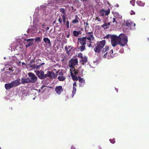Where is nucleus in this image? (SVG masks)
<instances>
[{
    "mask_svg": "<svg viewBox=\"0 0 149 149\" xmlns=\"http://www.w3.org/2000/svg\"><path fill=\"white\" fill-rule=\"evenodd\" d=\"M70 36V34L69 33V34H68V36H66V38H69V37Z\"/></svg>",
    "mask_w": 149,
    "mask_h": 149,
    "instance_id": "45",
    "label": "nucleus"
},
{
    "mask_svg": "<svg viewBox=\"0 0 149 149\" xmlns=\"http://www.w3.org/2000/svg\"><path fill=\"white\" fill-rule=\"evenodd\" d=\"M135 3V0H132L130 1V3L133 6H134Z\"/></svg>",
    "mask_w": 149,
    "mask_h": 149,
    "instance_id": "30",
    "label": "nucleus"
},
{
    "mask_svg": "<svg viewBox=\"0 0 149 149\" xmlns=\"http://www.w3.org/2000/svg\"><path fill=\"white\" fill-rule=\"evenodd\" d=\"M89 27H85V30L86 33L85 36L79 37L77 38V43L78 45H80L78 49L81 52L86 49V45H87L86 46L88 47H91L92 46V43L94 40L95 38L93 32L90 31L88 30Z\"/></svg>",
    "mask_w": 149,
    "mask_h": 149,
    "instance_id": "1",
    "label": "nucleus"
},
{
    "mask_svg": "<svg viewBox=\"0 0 149 149\" xmlns=\"http://www.w3.org/2000/svg\"><path fill=\"white\" fill-rule=\"evenodd\" d=\"M36 61H37V63H36L35 65H33L31 66V67L33 69H39L41 65H45V64L44 63H38L40 61V60L37 59Z\"/></svg>",
    "mask_w": 149,
    "mask_h": 149,
    "instance_id": "10",
    "label": "nucleus"
},
{
    "mask_svg": "<svg viewBox=\"0 0 149 149\" xmlns=\"http://www.w3.org/2000/svg\"><path fill=\"white\" fill-rule=\"evenodd\" d=\"M81 60H80V63L83 65H84V63L87 62L88 61V58L86 56H84L82 58H80Z\"/></svg>",
    "mask_w": 149,
    "mask_h": 149,
    "instance_id": "15",
    "label": "nucleus"
},
{
    "mask_svg": "<svg viewBox=\"0 0 149 149\" xmlns=\"http://www.w3.org/2000/svg\"><path fill=\"white\" fill-rule=\"evenodd\" d=\"M81 32L80 31H74L73 32V34L74 36L76 37H77L79 35L81 34Z\"/></svg>",
    "mask_w": 149,
    "mask_h": 149,
    "instance_id": "20",
    "label": "nucleus"
},
{
    "mask_svg": "<svg viewBox=\"0 0 149 149\" xmlns=\"http://www.w3.org/2000/svg\"><path fill=\"white\" fill-rule=\"evenodd\" d=\"M110 142L112 144H114L115 142V140L114 139H109Z\"/></svg>",
    "mask_w": 149,
    "mask_h": 149,
    "instance_id": "31",
    "label": "nucleus"
},
{
    "mask_svg": "<svg viewBox=\"0 0 149 149\" xmlns=\"http://www.w3.org/2000/svg\"><path fill=\"white\" fill-rule=\"evenodd\" d=\"M27 45H28V46H31L33 45V43L32 42H29V44H28Z\"/></svg>",
    "mask_w": 149,
    "mask_h": 149,
    "instance_id": "38",
    "label": "nucleus"
},
{
    "mask_svg": "<svg viewBox=\"0 0 149 149\" xmlns=\"http://www.w3.org/2000/svg\"><path fill=\"white\" fill-rule=\"evenodd\" d=\"M73 87L77 86V85H76V82H74L73 84Z\"/></svg>",
    "mask_w": 149,
    "mask_h": 149,
    "instance_id": "43",
    "label": "nucleus"
},
{
    "mask_svg": "<svg viewBox=\"0 0 149 149\" xmlns=\"http://www.w3.org/2000/svg\"><path fill=\"white\" fill-rule=\"evenodd\" d=\"M88 0H85V1H87Z\"/></svg>",
    "mask_w": 149,
    "mask_h": 149,
    "instance_id": "52",
    "label": "nucleus"
},
{
    "mask_svg": "<svg viewBox=\"0 0 149 149\" xmlns=\"http://www.w3.org/2000/svg\"><path fill=\"white\" fill-rule=\"evenodd\" d=\"M78 80L80 83H85V81L83 78H81L79 76H78Z\"/></svg>",
    "mask_w": 149,
    "mask_h": 149,
    "instance_id": "23",
    "label": "nucleus"
},
{
    "mask_svg": "<svg viewBox=\"0 0 149 149\" xmlns=\"http://www.w3.org/2000/svg\"><path fill=\"white\" fill-rule=\"evenodd\" d=\"M25 64V63L24 62H22V65H24Z\"/></svg>",
    "mask_w": 149,
    "mask_h": 149,
    "instance_id": "51",
    "label": "nucleus"
},
{
    "mask_svg": "<svg viewBox=\"0 0 149 149\" xmlns=\"http://www.w3.org/2000/svg\"><path fill=\"white\" fill-rule=\"evenodd\" d=\"M74 69L73 72H72L70 70L72 80L77 81L78 80V76L77 77V76L80 75V72H79V70H75V68H74Z\"/></svg>",
    "mask_w": 149,
    "mask_h": 149,
    "instance_id": "6",
    "label": "nucleus"
},
{
    "mask_svg": "<svg viewBox=\"0 0 149 149\" xmlns=\"http://www.w3.org/2000/svg\"><path fill=\"white\" fill-rule=\"evenodd\" d=\"M95 19L99 22H100L102 20L100 17H96Z\"/></svg>",
    "mask_w": 149,
    "mask_h": 149,
    "instance_id": "34",
    "label": "nucleus"
},
{
    "mask_svg": "<svg viewBox=\"0 0 149 149\" xmlns=\"http://www.w3.org/2000/svg\"><path fill=\"white\" fill-rule=\"evenodd\" d=\"M74 49L75 48L74 47L71 45L65 46V51L66 52L67 54L69 55H70L71 52L74 51Z\"/></svg>",
    "mask_w": 149,
    "mask_h": 149,
    "instance_id": "9",
    "label": "nucleus"
},
{
    "mask_svg": "<svg viewBox=\"0 0 149 149\" xmlns=\"http://www.w3.org/2000/svg\"><path fill=\"white\" fill-rule=\"evenodd\" d=\"M111 38V44L113 47H116L118 44L120 46H124L127 45L128 42V38L123 33H121L118 36L113 35Z\"/></svg>",
    "mask_w": 149,
    "mask_h": 149,
    "instance_id": "2",
    "label": "nucleus"
},
{
    "mask_svg": "<svg viewBox=\"0 0 149 149\" xmlns=\"http://www.w3.org/2000/svg\"><path fill=\"white\" fill-rule=\"evenodd\" d=\"M35 40L36 42H40L41 41V38L40 37H36L35 39Z\"/></svg>",
    "mask_w": 149,
    "mask_h": 149,
    "instance_id": "27",
    "label": "nucleus"
},
{
    "mask_svg": "<svg viewBox=\"0 0 149 149\" xmlns=\"http://www.w3.org/2000/svg\"><path fill=\"white\" fill-rule=\"evenodd\" d=\"M124 24L126 26L131 28L133 26H135V24L133 23L130 20H127L126 22H125Z\"/></svg>",
    "mask_w": 149,
    "mask_h": 149,
    "instance_id": "11",
    "label": "nucleus"
},
{
    "mask_svg": "<svg viewBox=\"0 0 149 149\" xmlns=\"http://www.w3.org/2000/svg\"><path fill=\"white\" fill-rule=\"evenodd\" d=\"M21 80L22 83V84H25L26 83H31V81H29V77H27L26 79L22 78Z\"/></svg>",
    "mask_w": 149,
    "mask_h": 149,
    "instance_id": "16",
    "label": "nucleus"
},
{
    "mask_svg": "<svg viewBox=\"0 0 149 149\" xmlns=\"http://www.w3.org/2000/svg\"><path fill=\"white\" fill-rule=\"evenodd\" d=\"M43 40L45 42L46 44H48V45H51L50 40L48 38L46 37L44 38L43 39Z\"/></svg>",
    "mask_w": 149,
    "mask_h": 149,
    "instance_id": "19",
    "label": "nucleus"
},
{
    "mask_svg": "<svg viewBox=\"0 0 149 149\" xmlns=\"http://www.w3.org/2000/svg\"><path fill=\"white\" fill-rule=\"evenodd\" d=\"M49 29V27H47L46 28V29L47 30H48Z\"/></svg>",
    "mask_w": 149,
    "mask_h": 149,
    "instance_id": "47",
    "label": "nucleus"
},
{
    "mask_svg": "<svg viewBox=\"0 0 149 149\" xmlns=\"http://www.w3.org/2000/svg\"><path fill=\"white\" fill-rule=\"evenodd\" d=\"M76 89L75 87H73V90L72 91V97H73L74 95L75 94Z\"/></svg>",
    "mask_w": 149,
    "mask_h": 149,
    "instance_id": "26",
    "label": "nucleus"
},
{
    "mask_svg": "<svg viewBox=\"0 0 149 149\" xmlns=\"http://www.w3.org/2000/svg\"><path fill=\"white\" fill-rule=\"evenodd\" d=\"M80 19L77 15L75 16V18L72 20V22L73 24H77L79 22V20Z\"/></svg>",
    "mask_w": 149,
    "mask_h": 149,
    "instance_id": "17",
    "label": "nucleus"
},
{
    "mask_svg": "<svg viewBox=\"0 0 149 149\" xmlns=\"http://www.w3.org/2000/svg\"><path fill=\"white\" fill-rule=\"evenodd\" d=\"M20 84L19 79H17L8 84H5V87L6 90H9L11 88L15 87Z\"/></svg>",
    "mask_w": 149,
    "mask_h": 149,
    "instance_id": "4",
    "label": "nucleus"
},
{
    "mask_svg": "<svg viewBox=\"0 0 149 149\" xmlns=\"http://www.w3.org/2000/svg\"><path fill=\"white\" fill-rule=\"evenodd\" d=\"M109 50V47L108 46H105L104 48L102 50V53L103 54L105 53L103 55L104 58H107L108 59L110 57H114V55L113 54V49L111 50L110 52H108L107 51Z\"/></svg>",
    "mask_w": 149,
    "mask_h": 149,
    "instance_id": "3",
    "label": "nucleus"
},
{
    "mask_svg": "<svg viewBox=\"0 0 149 149\" xmlns=\"http://www.w3.org/2000/svg\"><path fill=\"white\" fill-rule=\"evenodd\" d=\"M30 46H28V45H26V47H29Z\"/></svg>",
    "mask_w": 149,
    "mask_h": 149,
    "instance_id": "48",
    "label": "nucleus"
},
{
    "mask_svg": "<svg viewBox=\"0 0 149 149\" xmlns=\"http://www.w3.org/2000/svg\"><path fill=\"white\" fill-rule=\"evenodd\" d=\"M60 71L59 70H57V71L56 72V73L57 74H58L60 72Z\"/></svg>",
    "mask_w": 149,
    "mask_h": 149,
    "instance_id": "46",
    "label": "nucleus"
},
{
    "mask_svg": "<svg viewBox=\"0 0 149 149\" xmlns=\"http://www.w3.org/2000/svg\"><path fill=\"white\" fill-rule=\"evenodd\" d=\"M78 56L80 58H82L84 57L82 56V54L81 52L79 53L78 54Z\"/></svg>",
    "mask_w": 149,
    "mask_h": 149,
    "instance_id": "32",
    "label": "nucleus"
},
{
    "mask_svg": "<svg viewBox=\"0 0 149 149\" xmlns=\"http://www.w3.org/2000/svg\"><path fill=\"white\" fill-rule=\"evenodd\" d=\"M115 90L116 91H117V92H118V89L117 88H115Z\"/></svg>",
    "mask_w": 149,
    "mask_h": 149,
    "instance_id": "49",
    "label": "nucleus"
},
{
    "mask_svg": "<svg viewBox=\"0 0 149 149\" xmlns=\"http://www.w3.org/2000/svg\"><path fill=\"white\" fill-rule=\"evenodd\" d=\"M57 79H58V80L60 81H63L65 80V78L63 76H59L58 77H57Z\"/></svg>",
    "mask_w": 149,
    "mask_h": 149,
    "instance_id": "24",
    "label": "nucleus"
},
{
    "mask_svg": "<svg viewBox=\"0 0 149 149\" xmlns=\"http://www.w3.org/2000/svg\"><path fill=\"white\" fill-rule=\"evenodd\" d=\"M136 3L137 5L140 6H143L145 5V3L142 2L141 1H137L136 2Z\"/></svg>",
    "mask_w": 149,
    "mask_h": 149,
    "instance_id": "22",
    "label": "nucleus"
},
{
    "mask_svg": "<svg viewBox=\"0 0 149 149\" xmlns=\"http://www.w3.org/2000/svg\"><path fill=\"white\" fill-rule=\"evenodd\" d=\"M47 74L48 75V77H51L52 78H54V75H55V73L54 72H52L50 71H48L47 72Z\"/></svg>",
    "mask_w": 149,
    "mask_h": 149,
    "instance_id": "21",
    "label": "nucleus"
},
{
    "mask_svg": "<svg viewBox=\"0 0 149 149\" xmlns=\"http://www.w3.org/2000/svg\"><path fill=\"white\" fill-rule=\"evenodd\" d=\"M110 13V10L108 9L105 10H101L100 12V16H103L104 15H107Z\"/></svg>",
    "mask_w": 149,
    "mask_h": 149,
    "instance_id": "12",
    "label": "nucleus"
},
{
    "mask_svg": "<svg viewBox=\"0 0 149 149\" xmlns=\"http://www.w3.org/2000/svg\"><path fill=\"white\" fill-rule=\"evenodd\" d=\"M85 83H80L79 84V86L80 87H82L84 86Z\"/></svg>",
    "mask_w": 149,
    "mask_h": 149,
    "instance_id": "33",
    "label": "nucleus"
},
{
    "mask_svg": "<svg viewBox=\"0 0 149 149\" xmlns=\"http://www.w3.org/2000/svg\"><path fill=\"white\" fill-rule=\"evenodd\" d=\"M110 37V35L109 34H108L107 35L106 37H105V38L107 39H109Z\"/></svg>",
    "mask_w": 149,
    "mask_h": 149,
    "instance_id": "42",
    "label": "nucleus"
},
{
    "mask_svg": "<svg viewBox=\"0 0 149 149\" xmlns=\"http://www.w3.org/2000/svg\"><path fill=\"white\" fill-rule=\"evenodd\" d=\"M60 12L63 14V15H65V10L64 8H61L60 9Z\"/></svg>",
    "mask_w": 149,
    "mask_h": 149,
    "instance_id": "29",
    "label": "nucleus"
},
{
    "mask_svg": "<svg viewBox=\"0 0 149 149\" xmlns=\"http://www.w3.org/2000/svg\"><path fill=\"white\" fill-rule=\"evenodd\" d=\"M47 77H48V74H44V79L45 78H46Z\"/></svg>",
    "mask_w": 149,
    "mask_h": 149,
    "instance_id": "39",
    "label": "nucleus"
},
{
    "mask_svg": "<svg viewBox=\"0 0 149 149\" xmlns=\"http://www.w3.org/2000/svg\"><path fill=\"white\" fill-rule=\"evenodd\" d=\"M56 22V20H55L54 21V22H53V23H55Z\"/></svg>",
    "mask_w": 149,
    "mask_h": 149,
    "instance_id": "50",
    "label": "nucleus"
},
{
    "mask_svg": "<svg viewBox=\"0 0 149 149\" xmlns=\"http://www.w3.org/2000/svg\"><path fill=\"white\" fill-rule=\"evenodd\" d=\"M78 61L76 58H72L69 61V67L73 68L74 66L77 65Z\"/></svg>",
    "mask_w": 149,
    "mask_h": 149,
    "instance_id": "8",
    "label": "nucleus"
},
{
    "mask_svg": "<svg viewBox=\"0 0 149 149\" xmlns=\"http://www.w3.org/2000/svg\"><path fill=\"white\" fill-rule=\"evenodd\" d=\"M34 38H29L28 39H25L24 40L25 41H27L28 42H32V41H33L34 40Z\"/></svg>",
    "mask_w": 149,
    "mask_h": 149,
    "instance_id": "28",
    "label": "nucleus"
},
{
    "mask_svg": "<svg viewBox=\"0 0 149 149\" xmlns=\"http://www.w3.org/2000/svg\"><path fill=\"white\" fill-rule=\"evenodd\" d=\"M61 15L62 18H63V23H65L66 19V16L65 15Z\"/></svg>",
    "mask_w": 149,
    "mask_h": 149,
    "instance_id": "25",
    "label": "nucleus"
},
{
    "mask_svg": "<svg viewBox=\"0 0 149 149\" xmlns=\"http://www.w3.org/2000/svg\"><path fill=\"white\" fill-rule=\"evenodd\" d=\"M31 83H35L37 81L38 78L34 73L29 72L28 74Z\"/></svg>",
    "mask_w": 149,
    "mask_h": 149,
    "instance_id": "7",
    "label": "nucleus"
},
{
    "mask_svg": "<svg viewBox=\"0 0 149 149\" xmlns=\"http://www.w3.org/2000/svg\"><path fill=\"white\" fill-rule=\"evenodd\" d=\"M112 22L114 23V22H116V23H117V21H116L115 19L114 18H113V21Z\"/></svg>",
    "mask_w": 149,
    "mask_h": 149,
    "instance_id": "40",
    "label": "nucleus"
},
{
    "mask_svg": "<svg viewBox=\"0 0 149 149\" xmlns=\"http://www.w3.org/2000/svg\"><path fill=\"white\" fill-rule=\"evenodd\" d=\"M36 74L39 79H44V71L41 70H37L35 71Z\"/></svg>",
    "mask_w": 149,
    "mask_h": 149,
    "instance_id": "13",
    "label": "nucleus"
},
{
    "mask_svg": "<svg viewBox=\"0 0 149 149\" xmlns=\"http://www.w3.org/2000/svg\"><path fill=\"white\" fill-rule=\"evenodd\" d=\"M66 23L67 27L68 28H69V21H66Z\"/></svg>",
    "mask_w": 149,
    "mask_h": 149,
    "instance_id": "37",
    "label": "nucleus"
},
{
    "mask_svg": "<svg viewBox=\"0 0 149 149\" xmlns=\"http://www.w3.org/2000/svg\"><path fill=\"white\" fill-rule=\"evenodd\" d=\"M58 75L62 76V73L61 72H60L59 73H58Z\"/></svg>",
    "mask_w": 149,
    "mask_h": 149,
    "instance_id": "44",
    "label": "nucleus"
},
{
    "mask_svg": "<svg viewBox=\"0 0 149 149\" xmlns=\"http://www.w3.org/2000/svg\"><path fill=\"white\" fill-rule=\"evenodd\" d=\"M84 25L85 27L88 26V22H87L86 23L84 22Z\"/></svg>",
    "mask_w": 149,
    "mask_h": 149,
    "instance_id": "35",
    "label": "nucleus"
},
{
    "mask_svg": "<svg viewBox=\"0 0 149 149\" xmlns=\"http://www.w3.org/2000/svg\"><path fill=\"white\" fill-rule=\"evenodd\" d=\"M58 21L59 22L60 24H62V21L61 20V18L60 17L58 19Z\"/></svg>",
    "mask_w": 149,
    "mask_h": 149,
    "instance_id": "36",
    "label": "nucleus"
},
{
    "mask_svg": "<svg viewBox=\"0 0 149 149\" xmlns=\"http://www.w3.org/2000/svg\"><path fill=\"white\" fill-rule=\"evenodd\" d=\"M135 14V13L133 11H131V13H130L131 15H134Z\"/></svg>",
    "mask_w": 149,
    "mask_h": 149,
    "instance_id": "41",
    "label": "nucleus"
},
{
    "mask_svg": "<svg viewBox=\"0 0 149 149\" xmlns=\"http://www.w3.org/2000/svg\"><path fill=\"white\" fill-rule=\"evenodd\" d=\"M110 22H105L102 25L101 27L104 29H107L109 28V25H110Z\"/></svg>",
    "mask_w": 149,
    "mask_h": 149,
    "instance_id": "18",
    "label": "nucleus"
},
{
    "mask_svg": "<svg viewBox=\"0 0 149 149\" xmlns=\"http://www.w3.org/2000/svg\"><path fill=\"white\" fill-rule=\"evenodd\" d=\"M55 91L58 95H60L63 91V88H62V86H57L55 88Z\"/></svg>",
    "mask_w": 149,
    "mask_h": 149,
    "instance_id": "14",
    "label": "nucleus"
},
{
    "mask_svg": "<svg viewBox=\"0 0 149 149\" xmlns=\"http://www.w3.org/2000/svg\"><path fill=\"white\" fill-rule=\"evenodd\" d=\"M105 44V40H103L100 41V42H97L96 43V45L94 49L95 53H100L101 50L104 46Z\"/></svg>",
    "mask_w": 149,
    "mask_h": 149,
    "instance_id": "5",
    "label": "nucleus"
}]
</instances>
